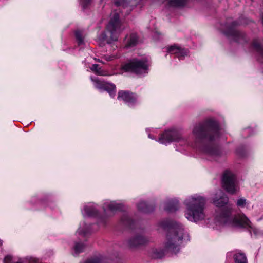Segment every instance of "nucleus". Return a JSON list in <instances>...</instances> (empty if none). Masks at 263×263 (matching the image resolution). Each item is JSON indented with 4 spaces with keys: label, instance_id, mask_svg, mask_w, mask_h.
<instances>
[{
    "label": "nucleus",
    "instance_id": "1",
    "mask_svg": "<svg viewBox=\"0 0 263 263\" xmlns=\"http://www.w3.org/2000/svg\"><path fill=\"white\" fill-rule=\"evenodd\" d=\"M192 135L194 141L189 143L180 130L172 128L165 130L158 141L164 145L178 142L181 145H190L211 157L212 159L218 161L221 156L216 144L220 136L218 122L213 118H209L204 122L195 125L192 129Z\"/></svg>",
    "mask_w": 263,
    "mask_h": 263
},
{
    "label": "nucleus",
    "instance_id": "2",
    "mask_svg": "<svg viewBox=\"0 0 263 263\" xmlns=\"http://www.w3.org/2000/svg\"><path fill=\"white\" fill-rule=\"evenodd\" d=\"M159 231L166 232L164 249L160 248H153L148 251L150 257L155 259L161 258L164 256L166 251L176 254L179 251L183 240H189V236L183 224L169 218L160 220L157 224Z\"/></svg>",
    "mask_w": 263,
    "mask_h": 263
},
{
    "label": "nucleus",
    "instance_id": "3",
    "mask_svg": "<svg viewBox=\"0 0 263 263\" xmlns=\"http://www.w3.org/2000/svg\"><path fill=\"white\" fill-rule=\"evenodd\" d=\"M232 213V209L230 206L217 212L215 219L217 224L215 228L221 230L225 226L243 228L248 229L251 234L253 233L256 237L263 236V231L254 227L245 214L233 215Z\"/></svg>",
    "mask_w": 263,
    "mask_h": 263
},
{
    "label": "nucleus",
    "instance_id": "4",
    "mask_svg": "<svg viewBox=\"0 0 263 263\" xmlns=\"http://www.w3.org/2000/svg\"><path fill=\"white\" fill-rule=\"evenodd\" d=\"M206 199L203 196L195 194L187 196L183 201L184 217L188 221L196 223L205 219Z\"/></svg>",
    "mask_w": 263,
    "mask_h": 263
},
{
    "label": "nucleus",
    "instance_id": "5",
    "mask_svg": "<svg viewBox=\"0 0 263 263\" xmlns=\"http://www.w3.org/2000/svg\"><path fill=\"white\" fill-rule=\"evenodd\" d=\"M82 213L84 217H98L97 224L87 223L85 221L80 222L79 227L76 232L77 236L86 237L93 231L98 229V226L104 227L107 223V219L106 217L98 216V210L96 204L88 203L85 205L82 209Z\"/></svg>",
    "mask_w": 263,
    "mask_h": 263
},
{
    "label": "nucleus",
    "instance_id": "6",
    "mask_svg": "<svg viewBox=\"0 0 263 263\" xmlns=\"http://www.w3.org/2000/svg\"><path fill=\"white\" fill-rule=\"evenodd\" d=\"M123 29L119 14L115 12L112 14L106 30L99 35V39L102 42L111 44L118 40L119 34Z\"/></svg>",
    "mask_w": 263,
    "mask_h": 263
},
{
    "label": "nucleus",
    "instance_id": "7",
    "mask_svg": "<svg viewBox=\"0 0 263 263\" xmlns=\"http://www.w3.org/2000/svg\"><path fill=\"white\" fill-rule=\"evenodd\" d=\"M151 65L150 61L146 58L133 59L123 66V69L142 77L148 74Z\"/></svg>",
    "mask_w": 263,
    "mask_h": 263
},
{
    "label": "nucleus",
    "instance_id": "8",
    "mask_svg": "<svg viewBox=\"0 0 263 263\" xmlns=\"http://www.w3.org/2000/svg\"><path fill=\"white\" fill-rule=\"evenodd\" d=\"M222 185L229 193L234 194L239 189L236 175L231 171L226 170L222 176Z\"/></svg>",
    "mask_w": 263,
    "mask_h": 263
},
{
    "label": "nucleus",
    "instance_id": "9",
    "mask_svg": "<svg viewBox=\"0 0 263 263\" xmlns=\"http://www.w3.org/2000/svg\"><path fill=\"white\" fill-rule=\"evenodd\" d=\"M228 202H229L228 197L221 190H219L216 192V193L214 195V197L213 198V203L217 207H219V208H222L217 209V210L215 211V214H214V223L213 224L211 225V227L213 229L216 230L215 227L217 226V224L216 223L215 219L216 213L227 208L228 206H230L232 208V209H233V208L230 205H228L222 208L224 205H227L228 204ZM232 212H233V209H232ZM232 214H233V213H232ZM232 215H235L234 214H232ZM217 230H218L217 229Z\"/></svg>",
    "mask_w": 263,
    "mask_h": 263
},
{
    "label": "nucleus",
    "instance_id": "10",
    "mask_svg": "<svg viewBox=\"0 0 263 263\" xmlns=\"http://www.w3.org/2000/svg\"><path fill=\"white\" fill-rule=\"evenodd\" d=\"M90 79L95 87L99 89L100 91H106L111 97L115 96L116 87L114 84L105 82L97 77H91Z\"/></svg>",
    "mask_w": 263,
    "mask_h": 263
},
{
    "label": "nucleus",
    "instance_id": "11",
    "mask_svg": "<svg viewBox=\"0 0 263 263\" xmlns=\"http://www.w3.org/2000/svg\"><path fill=\"white\" fill-rule=\"evenodd\" d=\"M148 239L142 234H136L126 240V243L131 249H136L146 244Z\"/></svg>",
    "mask_w": 263,
    "mask_h": 263
},
{
    "label": "nucleus",
    "instance_id": "12",
    "mask_svg": "<svg viewBox=\"0 0 263 263\" xmlns=\"http://www.w3.org/2000/svg\"><path fill=\"white\" fill-rule=\"evenodd\" d=\"M168 53L174 54L179 60H183L188 55V50L177 45L167 46L165 48Z\"/></svg>",
    "mask_w": 263,
    "mask_h": 263
},
{
    "label": "nucleus",
    "instance_id": "13",
    "mask_svg": "<svg viewBox=\"0 0 263 263\" xmlns=\"http://www.w3.org/2000/svg\"><path fill=\"white\" fill-rule=\"evenodd\" d=\"M102 208L104 211H109L111 213L122 210L124 208L123 203L120 201H110L106 200L103 204Z\"/></svg>",
    "mask_w": 263,
    "mask_h": 263
},
{
    "label": "nucleus",
    "instance_id": "14",
    "mask_svg": "<svg viewBox=\"0 0 263 263\" xmlns=\"http://www.w3.org/2000/svg\"><path fill=\"white\" fill-rule=\"evenodd\" d=\"M118 99L123 100L130 107L137 103L136 95L126 91H120L118 92Z\"/></svg>",
    "mask_w": 263,
    "mask_h": 263
},
{
    "label": "nucleus",
    "instance_id": "15",
    "mask_svg": "<svg viewBox=\"0 0 263 263\" xmlns=\"http://www.w3.org/2000/svg\"><path fill=\"white\" fill-rule=\"evenodd\" d=\"M180 208L179 201L174 198L167 200L164 203V209L168 213H173L178 211Z\"/></svg>",
    "mask_w": 263,
    "mask_h": 263
},
{
    "label": "nucleus",
    "instance_id": "16",
    "mask_svg": "<svg viewBox=\"0 0 263 263\" xmlns=\"http://www.w3.org/2000/svg\"><path fill=\"white\" fill-rule=\"evenodd\" d=\"M139 211L144 213H151L155 210V206L153 204H149L146 202L140 201L137 205Z\"/></svg>",
    "mask_w": 263,
    "mask_h": 263
},
{
    "label": "nucleus",
    "instance_id": "17",
    "mask_svg": "<svg viewBox=\"0 0 263 263\" xmlns=\"http://www.w3.org/2000/svg\"><path fill=\"white\" fill-rule=\"evenodd\" d=\"M226 34L229 37H232L236 42H240L243 38V35L239 31L232 29L226 32Z\"/></svg>",
    "mask_w": 263,
    "mask_h": 263
},
{
    "label": "nucleus",
    "instance_id": "18",
    "mask_svg": "<svg viewBox=\"0 0 263 263\" xmlns=\"http://www.w3.org/2000/svg\"><path fill=\"white\" fill-rule=\"evenodd\" d=\"M138 42V37L136 34H132L129 36L125 38V46L130 48L135 46Z\"/></svg>",
    "mask_w": 263,
    "mask_h": 263
},
{
    "label": "nucleus",
    "instance_id": "19",
    "mask_svg": "<svg viewBox=\"0 0 263 263\" xmlns=\"http://www.w3.org/2000/svg\"><path fill=\"white\" fill-rule=\"evenodd\" d=\"M252 45L257 53L263 57V41L259 39H255Z\"/></svg>",
    "mask_w": 263,
    "mask_h": 263
},
{
    "label": "nucleus",
    "instance_id": "20",
    "mask_svg": "<svg viewBox=\"0 0 263 263\" xmlns=\"http://www.w3.org/2000/svg\"><path fill=\"white\" fill-rule=\"evenodd\" d=\"M235 263H247V259L243 253H237L234 256Z\"/></svg>",
    "mask_w": 263,
    "mask_h": 263
},
{
    "label": "nucleus",
    "instance_id": "21",
    "mask_svg": "<svg viewBox=\"0 0 263 263\" xmlns=\"http://www.w3.org/2000/svg\"><path fill=\"white\" fill-rule=\"evenodd\" d=\"M85 248V245L81 242H76L73 249L74 251V255L82 252Z\"/></svg>",
    "mask_w": 263,
    "mask_h": 263
},
{
    "label": "nucleus",
    "instance_id": "22",
    "mask_svg": "<svg viewBox=\"0 0 263 263\" xmlns=\"http://www.w3.org/2000/svg\"><path fill=\"white\" fill-rule=\"evenodd\" d=\"M236 204L238 208H242L246 207L248 209L249 202L244 197H241L237 200Z\"/></svg>",
    "mask_w": 263,
    "mask_h": 263
},
{
    "label": "nucleus",
    "instance_id": "23",
    "mask_svg": "<svg viewBox=\"0 0 263 263\" xmlns=\"http://www.w3.org/2000/svg\"><path fill=\"white\" fill-rule=\"evenodd\" d=\"M91 70L95 72L96 74L100 76H108L107 73H105L101 68L99 67L98 64H93L90 67Z\"/></svg>",
    "mask_w": 263,
    "mask_h": 263
},
{
    "label": "nucleus",
    "instance_id": "24",
    "mask_svg": "<svg viewBox=\"0 0 263 263\" xmlns=\"http://www.w3.org/2000/svg\"><path fill=\"white\" fill-rule=\"evenodd\" d=\"M122 221L124 225L131 228L135 222L128 215H125L123 217Z\"/></svg>",
    "mask_w": 263,
    "mask_h": 263
},
{
    "label": "nucleus",
    "instance_id": "25",
    "mask_svg": "<svg viewBox=\"0 0 263 263\" xmlns=\"http://www.w3.org/2000/svg\"><path fill=\"white\" fill-rule=\"evenodd\" d=\"M75 36L78 41L79 46H81L85 44L82 33L80 31H76L75 32Z\"/></svg>",
    "mask_w": 263,
    "mask_h": 263
},
{
    "label": "nucleus",
    "instance_id": "26",
    "mask_svg": "<svg viewBox=\"0 0 263 263\" xmlns=\"http://www.w3.org/2000/svg\"><path fill=\"white\" fill-rule=\"evenodd\" d=\"M83 9H85L91 3V0H79Z\"/></svg>",
    "mask_w": 263,
    "mask_h": 263
},
{
    "label": "nucleus",
    "instance_id": "27",
    "mask_svg": "<svg viewBox=\"0 0 263 263\" xmlns=\"http://www.w3.org/2000/svg\"><path fill=\"white\" fill-rule=\"evenodd\" d=\"M237 155L240 157H244L246 156V152L243 148H239L236 151Z\"/></svg>",
    "mask_w": 263,
    "mask_h": 263
},
{
    "label": "nucleus",
    "instance_id": "28",
    "mask_svg": "<svg viewBox=\"0 0 263 263\" xmlns=\"http://www.w3.org/2000/svg\"><path fill=\"white\" fill-rule=\"evenodd\" d=\"M84 263H100V260L98 258H91L88 259Z\"/></svg>",
    "mask_w": 263,
    "mask_h": 263
},
{
    "label": "nucleus",
    "instance_id": "29",
    "mask_svg": "<svg viewBox=\"0 0 263 263\" xmlns=\"http://www.w3.org/2000/svg\"><path fill=\"white\" fill-rule=\"evenodd\" d=\"M115 4H116V5H117L118 6H120V3L119 2H117V1L115 2Z\"/></svg>",
    "mask_w": 263,
    "mask_h": 263
},
{
    "label": "nucleus",
    "instance_id": "30",
    "mask_svg": "<svg viewBox=\"0 0 263 263\" xmlns=\"http://www.w3.org/2000/svg\"><path fill=\"white\" fill-rule=\"evenodd\" d=\"M148 138H151V139H155V138H154L151 136V134H148Z\"/></svg>",
    "mask_w": 263,
    "mask_h": 263
},
{
    "label": "nucleus",
    "instance_id": "31",
    "mask_svg": "<svg viewBox=\"0 0 263 263\" xmlns=\"http://www.w3.org/2000/svg\"><path fill=\"white\" fill-rule=\"evenodd\" d=\"M237 24V22H234L233 23L232 25H233V26H235V25H236Z\"/></svg>",
    "mask_w": 263,
    "mask_h": 263
},
{
    "label": "nucleus",
    "instance_id": "32",
    "mask_svg": "<svg viewBox=\"0 0 263 263\" xmlns=\"http://www.w3.org/2000/svg\"><path fill=\"white\" fill-rule=\"evenodd\" d=\"M111 59H112V57H110L106 59V60L107 61L111 60Z\"/></svg>",
    "mask_w": 263,
    "mask_h": 263
},
{
    "label": "nucleus",
    "instance_id": "33",
    "mask_svg": "<svg viewBox=\"0 0 263 263\" xmlns=\"http://www.w3.org/2000/svg\"><path fill=\"white\" fill-rule=\"evenodd\" d=\"M2 243H3V241L0 240V247L2 245Z\"/></svg>",
    "mask_w": 263,
    "mask_h": 263
},
{
    "label": "nucleus",
    "instance_id": "34",
    "mask_svg": "<svg viewBox=\"0 0 263 263\" xmlns=\"http://www.w3.org/2000/svg\"><path fill=\"white\" fill-rule=\"evenodd\" d=\"M261 22L263 25V15H262Z\"/></svg>",
    "mask_w": 263,
    "mask_h": 263
},
{
    "label": "nucleus",
    "instance_id": "35",
    "mask_svg": "<svg viewBox=\"0 0 263 263\" xmlns=\"http://www.w3.org/2000/svg\"><path fill=\"white\" fill-rule=\"evenodd\" d=\"M263 219V218H259V219L257 220V221H260V220H261V219Z\"/></svg>",
    "mask_w": 263,
    "mask_h": 263
},
{
    "label": "nucleus",
    "instance_id": "36",
    "mask_svg": "<svg viewBox=\"0 0 263 263\" xmlns=\"http://www.w3.org/2000/svg\"><path fill=\"white\" fill-rule=\"evenodd\" d=\"M95 60H96L97 61L99 62H100V61L99 60H96V59H95Z\"/></svg>",
    "mask_w": 263,
    "mask_h": 263
}]
</instances>
